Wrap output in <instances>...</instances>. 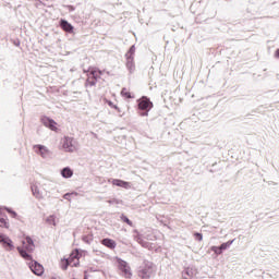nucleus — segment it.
<instances>
[{
	"instance_id": "nucleus-1",
	"label": "nucleus",
	"mask_w": 279,
	"mask_h": 279,
	"mask_svg": "<svg viewBox=\"0 0 279 279\" xmlns=\"http://www.w3.org/2000/svg\"><path fill=\"white\" fill-rule=\"evenodd\" d=\"M34 240L32 238L26 236L25 241L23 242V247L19 246L17 252L24 258V260H32V252L35 250Z\"/></svg>"
},
{
	"instance_id": "nucleus-2",
	"label": "nucleus",
	"mask_w": 279,
	"mask_h": 279,
	"mask_svg": "<svg viewBox=\"0 0 279 279\" xmlns=\"http://www.w3.org/2000/svg\"><path fill=\"white\" fill-rule=\"evenodd\" d=\"M61 147L63 151H66L68 154H74V151L80 149V142H77L75 137L64 136L61 140Z\"/></svg>"
},
{
	"instance_id": "nucleus-3",
	"label": "nucleus",
	"mask_w": 279,
	"mask_h": 279,
	"mask_svg": "<svg viewBox=\"0 0 279 279\" xmlns=\"http://www.w3.org/2000/svg\"><path fill=\"white\" fill-rule=\"evenodd\" d=\"M136 53V46H131L129 51L125 53L126 58V69L130 73L136 71V65L134 64V54Z\"/></svg>"
},
{
	"instance_id": "nucleus-4",
	"label": "nucleus",
	"mask_w": 279,
	"mask_h": 279,
	"mask_svg": "<svg viewBox=\"0 0 279 279\" xmlns=\"http://www.w3.org/2000/svg\"><path fill=\"white\" fill-rule=\"evenodd\" d=\"M154 108V104L149 101L147 97H142L138 100V109L144 110L140 112V117H148L149 116V110Z\"/></svg>"
},
{
	"instance_id": "nucleus-5",
	"label": "nucleus",
	"mask_w": 279,
	"mask_h": 279,
	"mask_svg": "<svg viewBox=\"0 0 279 279\" xmlns=\"http://www.w3.org/2000/svg\"><path fill=\"white\" fill-rule=\"evenodd\" d=\"M99 75H102V72L97 69H93L88 74H87V80L85 83V86L88 88V86H97V78Z\"/></svg>"
},
{
	"instance_id": "nucleus-6",
	"label": "nucleus",
	"mask_w": 279,
	"mask_h": 279,
	"mask_svg": "<svg viewBox=\"0 0 279 279\" xmlns=\"http://www.w3.org/2000/svg\"><path fill=\"white\" fill-rule=\"evenodd\" d=\"M156 271V267L151 262H147L144 266V268L140 271V277L143 279H149L151 276H154V272Z\"/></svg>"
},
{
	"instance_id": "nucleus-7",
	"label": "nucleus",
	"mask_w": 279,
	"mask_h": 279,
	"mask_svg": "<svg viewBox=\"0 0 279 279\" xmlns=\"http://www.w3.org/2000/svg\"><path fill=\"white\" fill-rule=\"evenodd\" d=\"M33 150L37 156H41L44 159L51 158V150H49L45 145H34Z\"/></svg>"
},
{
	"instance_id": "nucleus-8",
	"label": "nucleus",
	"mask_w": 279,
	"mask_h": 279,
	"mask_svg": "<svg viewBox=\"0 0 279 279\" xmlns=\"http://www.w3.org/2000/svg\"><path fill=\"white\" fill-rule=\"evenodd\" d=\"M118 265L120 271H122L124 278H132V269L130 268V265L128 262L119 258L118 259Z\"/></svg>"
},
{
	"instance_id": "nucleus-9",
	"label": "nucleus",
	"mask_w": 279,
	"mask_h": 279,
	"mask_svg": "<svg viewBox=\"0 0 279 279\" xmlns=\"http://www.w3.org/2000/svg\"><path fill=\"white\" fill-rule=\"evenodd\" d=\"M28 267L31 271L35 274V276H43V274H45V268L36 260L31 259V262L28 263Z\"/></svg>"
},
{
	"instance_id": "nucleus-10",
	"label": "nucleus",
	"mask_w": 279,
	"mask_h": 279,
	"mask_svg": "<svg viewBox=\"0 0 279 279\" xmlns=\"http://www.w3.org/2000/svg\"><path fill=\"white\" fill-rule=\"evenodd\" d=\"M0 243L4 247V250H7V252H12V250H14V243L8 235L1 234Z\"/></svg>"
},
{
	"instance_id": "nucleus-11",
	"label": "nucleus",
	"mask_w": 279,
	"mask_h": 279,
	"mask_svg": "<svg viewBox=\"0 0 279 279\" xmlns=\"http://www.w3.org/2000/svg\"><path fill=\"white\" fill-rule=\"evenodd\" d=\"M109 182H111L113 186H120L121 189H125L126 191L132 189V183L123 181L121 179H109Z\"/></svg>"
},
{
	"instance_id": "nucleus-12",
	"label": "nucleus",
	"mask_w": 279,
	"mask_h": 279,
	"mask_svg": "<svg viewBox=\"0 0 279 279\" xmlns=\"http://www.w3.org/2000/svg\"><path fill=\"white\" fill-rule=\"evenodd\" d=\"M41 123L46 126L49 128V130H52V132H56L58 128H56L57 123L53 121V119L48 118V117H43L41 118Z\"/></svg>"
},
{
	"instance_id": "nucleus-13",
	"label": "nucleus",
	"mask_w": 279,
	"mask_h": 279,
	"mask_svg": "<svg viewBox=\"0 0 279 279\" xmlns=\"http://www.w3.org/2000/svg\"><path fill=\"white\" fill-rule=\"evenodd\" d=\"M80 254L78 253H73L71 255V257L69 259L65 260V265L62 266L63 270L69 269V265H71V260H73V258H75V263L72 265L74 267H77V265H80V258H78Z\"/></svg>"
},
{
	"instance_id": "nucleus-14",
	"label": "nucleus",
	"mask_w": 279,
	"mask_h": 279,
	"mask_svg": "<svg viewBox=\"0 0 279 279\" xmlns=\"http://www.w3.org/2000/svg\"><path fill=\"white\" fill-rule=\"evenodd\" d=\"M60 26L63 29V32H66L68 34H73V25L69 23L66 20H61L60 21Z\"/></svg>"
},
{
	"instance_id": "nucleus-15",
	"label": "nucleus",
	"mask_w": 279,
	"mask_h": 279,
	"mask_svg": "<svg viewBox=\"0 0 279 279\" xmlns=\"http://www.w3.org/2000/svg\"><path fill=\"white\" fill-rule=\"evenodd\" d=\"M195 274H197V270H195V268L187 267L185 268V271L182 272V276L184 279H193Z\"/></svg>"
},
{
	"instance_id": "nucleus-16",
	"label": "nucleus",
	"mask_w": 279,
	"mask_h": 279,
	"mask_svg": "<svg viewBox=\"0 0 279 279\" xmlns=\"http://www.w3.org/2000/svg\"><path fill=\"white\" fill-rule=\"evenodd\" d=\"M101 243L102 245H105V247H108L109 250H114V247H117V242L112 239H102Z\"/></svg>"
},
{
	"instance_id": "nucleus-17",
	"label": "nucleus",
	"mask_w": 279,
	"mask_h": 279,
	"mask_svg": "<svg viewBox=\"0 0 279 279\" xmlns=\"http://www.w3.org/2000/svg\"><path fill=\"white\" fill-rule=\"evenodd\" d=\"M61 175L65 179L73 178V170L69 167H65L61 170Z\"/></svg>"
},
{
	"instance_id": "nucleus-18",
	"label": "nucleus",
	"mask_w": 279,
	"mask_h": 279,
	"mask_svg": "<svg viewBox=\"0 0 279 279\" xmlns=\"http://www.w3.org/2000/svg\"><path fill=\"white\" fill-rule=\"evenodd\" d=\"M32 193L36 199H43V193H40V190L37 187V185H32Z\"/></svg>"
},
{
	"instance_id": "nucleus-19",
	"label": "nucleus",
	"mask_w": 279,
	"mask_h": 279,
	"mask_svg": "<svg viewBox=\"0 0 279 279\" xmlns=\"http://www.w3.org/2000/svg\"><path fill=\"white\" fill-rule=\"evenodd\" d=\"M0 228H10V222H8V217L0 214Z\"/></svg>"
},
{
	"instance_id": "nucleus-20",
	"label": "nucleus",
	"mask_w": 279,
	"mask_h": 279,
	"mask_svg": "<svg viewBox=\"0 0 279 279\" xmlns=\"http://www.w3.org/2000/svg\"><path fill=\"white\" fill-rule=\"evenodd\" d=\"M234 243V240H230L228 242L222 243L219 247L221 252H226V250H230V246Z\"/></svg>"
},
{
	"instance_id": "nucleus-21",
	"label": "nucleus",
	"mask_w": 279,
	"mask_h": 279,
	"mask_svg": "<svg viewBox=\"0 0 279 279\" xmlns=\"http://www.w3.org/2000/svg\"><path fill=\"white\" fill-rule=\"evenodd\" d=\"M135 241H137V243H140V245H142V247H149V242L143 240V238H141V235L135 236Z\"/></svg>"
},
{
	"instance_id": "nucleus-22",
	"label": "nucleus",
	"mask_w": 279,
	"mask_h": 279,
	"mask_svg": "<svg viewBox=\"0 0 279 279\" xmlns=\"http://www.w3.org/2000/svg\"><path fill=\"white\" fill-rule=\"evenodd\" d=\"M210 250L216 254V256H221V254H223L220 246H211Z\"/></svg>"
},
{
	"instance_id": "nucleus-23",
	"label": "nucleus",
	"mask_w": 279,
	"mask_h": 279,
	"mask_svg": "<svg viewBox=\"0 0 279 279\" xmlns=\"http://www.w3.org/2000/svg\"><path fill=\"white\" fill-rule=\"evenodd\" d=\"M121 95L122 97H126V99H132V94H130V92H128V88H122L121 90Z\"/></svg>"
},
{
	"instance_id": "nucleus-24",
	"label": "nucleus",
	"mask_w": 279,
	"mask_h": 279,
	"mask_svg": "<svg viewBox=\"0 0 279 279\" xmlns=\"http://www.w3.org/2000/svg\"><path fill=\"white\" fill-rule=\"evenodd\" d=\"M4 209L7 210V213H9V215H11V217H13V219H16V217H19L16 211L10 209L9 207H4Z\"/></svg>"
},
{
	"instance_id": "nucleus-25",
	"label": "nucleus",
	"mask_w": 279,
	"mask_h": 279,
	"mask_svg": "<svg viewBox=\"0 0 279 279\" xmlns=\"http://www.w3.org/2000/svg\"><path fill=\"white\" fill-rule=\"evenodd\" d=\"M46 221L50 226H56V216H49Z\"/></svg>"
},
{
	"instance_id": "nucleus-26",
	"label": "nucleus",
	"mask_w": 279,
	"mask_h": 279,
	"mask_svg": "<svg viewBox=\"0 0 279 279\" xmlns=\"http://www.w3.org/2000/svg\"><path fill=\"white\" fill-rule=\"evenodd\" d=\"M194 239H195V241L202 242V241H204V235L199 232H196V233H194Z\"/></svg>"
},
{
	"instance_id": "nucleus-27",
	"label": "nucleus",
	"mask_w": 279,
	"mask_h": 279,
	"mask_svg": "<svg viewBox=\"0 0 279 279\" xmlns=\"http://www.w3.org/2000/svg\"><path fill=\"white\" fill-rule=\"evenodd\" d=\"M121 219L124 221V223H128V226H133L132 220H130V218H128L125 215H122Z\"/></svg>"
},
{
	"instance_id": "nucleus-28",
	"label": "nucleus",
	"mask_w": 279,
	"mask_h": 279,
	"mask_svg": "<svg viewBox=\"0 0 279 279\" xmlns=\"http://www.w3.org/2000/svg\"><path fill=\"white\" fill-rule=\"evenodd\" d=\"M108 204H121V201L117 199V198H112L108 201Z\"/></svg>"
},
{
	"instance_id": "nucleus-29",
	"label": "nucleus",
	"mask_w": 279,
	"mask_h": 279,
	"mask_svg": "<svg viewBox=\"0 0 279 279\" xmlns=\"http://www.w3.org/2000/svg\"><path fill=\"white\" fill-rule=\"evenodd\" d=\"M109 106L111 108H114V110H118V112H121V109H119V107H117V105H113L112 101H109Z\"/></svg>"
},
{
	"instance_id": "nucleus-30",
	"label": "nucleus",
	"mask_w": 279,
	"mask_h": 279,
	"mask_svg": "<svg viewBox=\"0 0 279 279\" xmlns=\"http://www.w3.org/2000/svg\"><path fill=\"white\" fill-rule=\"evenodd\" d=\"M63 197H64L65 199H68L69 202H71V198H70V197H71V194L66 193V194L63 195Z\"/></svg>"
},
{
	"instance_id": "nucleus-31",
	"label": "nucleus",
	"mask_w": 279,
	"mask_h": 279,
	"mask_svg": "<svg viewBox=\"0 0 279 279\" xmlns=\"http://www.w3.org/2000/svg\"><path fill=\"white\" fill-rule=\"evenodd\" d=\"M39 1V3H41V5H47V1H49V0H38Z\"/></svg>"
},
{
	"instance_id": "nucleus-32",
	"label": "nucleus",
	"mask_w": 279,
	"mask_h": 279,
	"mask_svg": "<svg viewBox=\"0 0 279 279\" xmlns=\"http://www.w3.org/2000/svg\"><path fill=\"white\" fill-rule=\"evenodd\" d=\"M276 57L279 58V49L276 50Z\"/></svg>"
},
{
	"instance_id": "nucleus-33",
	"label": "nucleus",
	"mask_w": 279,
	"mask_h": 279,
	"mask_svg": "<svg viewBox=\"0 0 279 279\" xmlns=\"http://www.w3.org/2000/svg\"><path fill=\"white\" fill-rule=\"evenodd\" d=\"M84 241H86V238H83Z\"/></svg>"
}]
</instances>
